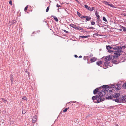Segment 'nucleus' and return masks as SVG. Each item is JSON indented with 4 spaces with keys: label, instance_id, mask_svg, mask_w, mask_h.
Segmentation results:
<instances>
[{
    "label": "nucleus",
    "instance_id": "f257e3e1",
    "mask_svg": "<svg viewBox=\"0 0 126 126\" xmlns=\"http://www.w3.org/2000/svg\"><path fill=\"white\" fill-rule=\"evenodd\" d=\"M103 96V95L102 93L101 92H99L97 95L92 97V99L93 100L96 99L97 100V103H99L104 100V99L102 97Z\"/></svg>",
    "mask_w": 126,
    "mask_h": 126
},
{
    "label": "nucleus",
    "instance_id": "f03ea898",
    "mask_svg": "<svg viewBox=\"0 0 126 126\" xmlns=\"http://www.w3.org/2000/svg\"><path fill=\"white\" fill-rule=\"evenodd\" d=\"M122 52L121 50H117L113 51V57L115 58H117L120 55V53Z\"/></svg>",
    "mask_w": 126,
    "mask_h": 126
},
{
    "label": "nucleus",
    "instance_id": "7ed1b4c3",
    "mask_svg": "<svg viewBox=\"0 0 126 126\" xmlns=\"http://www.w3.org/2000/svg\"><path fill=\"white\" fill-rule=\"evenodd\" d=\"M112 47L114 50H120V46L118 45H112Z\"/></svg>",
    "mask_w": 126,
    "mask_h": 126
},
{
    "label": "nucleus",
    "instance_id": "20e7f679",
    "mask_svg": "<svg viewBox=\"0 0 126 126\" xmlns=\"http://www.w3.org/2000/svg\"><path fill=\"white\" fill-rule=\"evenodd\" d=\"M80 17L81 18H85L86 20L88 21H89L91 19V18L90 16H80Z\"/></svg>",
    "mask_w": 126,
    "mask_h": 126
},
{
    "label": "nucleus",
    "instance_id": "39448f33",
    "mask_svg": "<svg viewBox=\"0 0 126 126\" xmlns=\"http://www.w3.org/2000/svg\"><path fill=\"white\" fill-rule=\"evenodd\" d=\"M104 3L106 5H108L109 6H110L113 8L115 7L114 5H113L110 4V2H108L106 1H105L104 2Z\"/></svg>",
    "mask_w": 126,
    "mask_h": 126
},
{
    "label": "nucleus",
    "instance_id": "423d86ee",
    "mask_svg": "<svg viewBox=\"0 0 126 126\" xmlns=\"http://www.w3.org/2000/svg\"><path fill=\"white\" fill-rule=\"evenodd\" d=\"M96 64L98 65L101 67H102L104 65L103 63L102 62V61H101L97 62Z\"/></svg>",
    "mask_w": 126,
    "mask_h": 126
},
{
    "label": "nucleus",
    "instance_id": "0eeeda50",
    "mask_svg": "<svg viewBox=\"0 0 126 126\" xmlns=\"http://www.w3.org/2000/svg\"><path fill=\"white\" fill-rule=\"evenodd\" d=\"M120 96V94L119 93H116L114 94L113 96V99L119 98Z\"/></svg>",
    "mask_w": 126,
    "mask_h": 126
},
{
    "label": "nucleus",
    "instance_id": "6e6552de",
    "mask_svg": "<svg viewBox=\"0 0 126 126\" xmlns=\"http://www.w3.org/2000/svg\"><path fill=\"white\" fill-rule=\"evenodd\" d=\"M109 62H108L105 61V63L104 64V65H105V66L104 67V68L105 69H106L107 67L108 66H109Z\"/></svg>",
    "mask_w": 126,
    "mask_h": 126
},
{
    "label": "nucleus",
    "instance_id": "1a4fd4ad",
    "mask_svg": "<svg viewBox=\"0 0 126 126\" xmlns=\"http://www.w3.org/2000/svg\"><path fill=\"white\" fill-rule=\"evenodd\" d=\"M37 116L35 115L33 116L32 118V123H35L37 120Z\"/></svg>",
    "mask_w": 126,
    "mask_h": 126
},
{
    "label": "nucleus",
    "instance_id": "9d476101",
    "mask_svg": "<svg viewBox=\"0 0 126 126\" xmlns=\"http://www.w3.org/2000/svg\"><path fill=\"white\" fill-rule=\"evenodd\" d=\"M111 58L110 56H107L105 58V61L109 62L110 60H111Z\"/></svg>",
    "mask_w": 126,
    "mask_h": 126
},
{
    "label": "nucleus",
    "instance_id": "9b49d317",
    "mask_svg": "<svg viewBox=\"0 0 126 126\" xmlns=\"http://www.w3.org/2000/svg\"><path fill=\"white\" fill-rule=\"evenodd\" d=\"M97 59V58L95 57H92L90 61L91 63L94 62L95 61H96Z\"/></svg>",
    "mask_w": 126,
    "mask_h": 126
},
{
    "label": "nucleus",
    "instance_id": "f8f14e48",
    "mask_svg": "<svg viewBox=\"0 0 126 126\" xmlns=\"http://www.w3.org/2000/svg\"><path fill=\"white\" fill-rule=\"evenodd\" d=\"M109 95V94H107L106 96V98L109 99H112V96L110 95Z\"/></svg>",
    "mask_w": 126,
    "mask_h": 126
},
{
    "label": "nucleus",
    "instance_id": "ddd939ff",
    "mask_svg": "<svg viewBox=\"0 0 126 126\" xmlns=\"http://www.w3.org/2000/svg\"><path fill=\"white\" fill-rule=\"evenodd\" d=\"M113 99V100L115 101L116 102H120V98H115Z\"/></svg>",
    "mask_w": 126,
    "mask_h": 126
},
{
    "label": "nucleus",
    "instance_id": "4468645a",
    "mask_svg": "<svg viewBox=\"0 0 126 126\" xmlns=\"http://www.w3.org/2000/svg\"><path fill=\"white\" fill-rule=\"evenodd\" d=\"M99 90L98 88H97L94 90L93 93L94 94H96L97 92H98Z\"/></svg>",
    "mask_w": 126,
    "mask_h": 126
},
{
    "label": "nucleus",
    "instance_id": "2eb2a0df",
    "mask_svg": "<svg viewBox=\"0 0 126 126\" xmlns=\"http://www.w3.org/2000/svg\"><path fill=\"white\" fill-rule=\"evenodd\" d=\"M95 15L97 17V19H100V17L98 15V13L97 12V11H96L95 12Z\"/></svg>",
    "mask_w": 126,
    "mask_h": 126
},
{
    "label": "nucleus",
    "instance_id": "dca6fc26",
    "mask_svg": "<svg viewBox=\"0 0 126 126\" xmlns=\"http://www.w3.org/2000/svg\"><path fill=\"white\" fill-rule=\"evenodd\" d=\"M10 77L11 78L10 80H11V82L12 83L13 82V76L11 74L10 75Z\"/></svg>",
    "mask_w": 126,
    "mask_h": 126
},
{
    "label": "nucleus",
    "instance_id": "f3484780",
    "mask_svg": "<svg viewBox=\"0 0 126 126\" xmlns=\"http://www.w3.org/2000/svg\"><path fill=\"white\" fill-rule=\"evenodd\" d=\"M89 36H79V38H86L88 37Z\"/></svg>",
    "mask_w": 126,
    "mask_h": 126
},
{
    "label": "nucleus",
    "instance_id": "a211bd4d",
    "mask_svg": "<svg viewBox=\"0 0 126 126\" xmlns=\"http://www.w3.org/2000/svg\"><path fill=\"white\" fill-rule=\"evenodd\" d=\"M112 48V47H110V46H106V48L108 50H109L111 49Z\"/></svg>",
    "mask_w": 126,
    "mask_h": 126
},
{
    "label": "nucleus",
    "instance_id": "6ab92c4d",
    "mask_svg": "<svg viewBox=\"0 0 126 126\" xmlns=\"http://www.w3.org/2000/svg\"><path fill=\"white\" fill-rule=\"evenodd\" d=\"M84 7L85 8L87 9L88 10H90L91 8L88 7L87 5H84Z\"/></svg>",
    "mask_w": 126,
    "mask_h": 126
},
{
    "label": "nucleus",
    "instance_id": "aec40b11",
    "mask_svg": "<svg viewBox=\"0 0 126 126\" xmlns=\"http://www.w3.org/2000/svg\"><path fill=\"white\" fill-rule=\"evenodd\" d=\"M126 98V96H122L121 98L122 101H125Z\"/></svg>",
    "mask_w": 126,
    "mask_h": 126
},
{
    "label": "nucleus",
    "instance_id": "412c9836",
    "mask_svg": "<svg viewBox=\"0 0 126 126\" xmlns=\"http://www.w3.org/2000/svg\"><path fill=\"white\" fill-rule=\"evenodd\" d=\"M102 88H108L109 87V86L107 85H104L102 86Z\"/></svg>",
    "mask_w": 126,
    "mask_h": 126
},
{
    "label": "nucleus",
    "instance_id": "4be33fe9",
    "mask_svg": "<svg viewBox=\"0 0 126 126\" xmlns=\"http://www.w3.org/2000/svg\"><path fill=\"white\" fill-rule=\"evenodd\" d=\"M126 47V46H120V50L122 49L123 48H125Z\"/></svg>",
    "mask_w": 126,
    "mask_h": 126
},
{
    "label": "nucleus",
    "instance_id": "5701e85b",
    "mask_svg": "<svg viewBox=\"0 0 126 126\" xmlns=\"http://www.w3.org/2000/svg\"><path fill=\"white\" fill-rule=\"evenodd\" d=\"M123 87L124 89H126V83H125L123 85Z\"/></svg>",
    "mask_w": 126,
    "mask_h": 126
},
{
    "label": "nucleus",
    "instance_id": "b1692460",
    "mask_svg": "<svg viewBox=\"0 0 126 126\" xmlns=\"http://www.w3.org/2000/svg\"><path fill=\"white\" fill-rule=\"evenodd\" d=\"M69 108L68 107L67 108L65 109L64 110H63V112H66L67 111V110L69 109Z\"/></svg>",
    "mask_w": 126,
    "mask_h": 126
},
{
    "label": "nucleus",
    "instance_id": "393cba45",
    "mask_svg": "<svg viewBox=\"0 0 126 126\" xmlns=\"http://www.w3.org/2000/svg\"><path fill=\"white\" fill-rule=\"evenodd\" d=\"M28 5H27V6H26L25 7V8L24 10L25 12H26V10H27V9L28 8Z\"/></svg>",
    "mask_w": 126,
    "mask_h": 126
},
{
    "label": "nucleus",
    "instance_id": "a878e982",
    "mask_svg": "<svg viewBox=\"0 0 126 126\" xmlns=\"http://www.w3.org/2000/svg\"><path fill=\"white\" fill-rule=\"evenodd\" d=\"M108 50V52L110 53L112 52V53H113V51H114L112 50Z\"/></svg>",
    "mask_w": 126,
    "mask_h": 126
},
{
    "label": "nucleus",
    "instance_id": "bb28decb",
    "mask_svg": "<svg viewBox=\"0 0 126 126\" xmlns=\"http://www.w3.org/2000/svg\"><path fill=\"white\" fill-rule=\"evenodd\" d=\"M103 20L105 22H107V20L106 18L105 17H103Z\"/></svg>",
    "mask_w": 126,
    "mask_h": 126
},
{
    "label": "nucleus",
    "instance_id": "cd10ccee",
    "mask_svg": "<svg viewBox=\"0 0 126 126\" xmlns=\"http://www.w3.org/2000/svg\"><path fill=\"white\" fill-rule=\"evenodd\" d=\"M54 20L57 22H58V20L57 18V17H54V16L53 17Z\"/></svg>",
    "mask_w": 126,
    "mask_h": 126
},
{
    "label": "nucleus",
    "instance_id": "c85d7f7f",
    "mask_svg": "<svg viewBox=\"0 0 126 126\" xmlns=\"http://www.w3.org/2000/svg\"><path fill=\"white\" fill-rule=\"evenodd\" d=\"M77 14L80 17V16H83L81 14H80V13H79V12H77Z\"/></svg>",
    "mask_w": 126,
    "mask_h": 126
},
{
    "label": "nucleus",
    "instance_id": "c756f323",
    "mask_svg": "<svg viewBox=\"0 0 126 126\" xmlns=\"http://www.w3.org/2000/svg\"><path fill=\"white\" fill-rule=\"evenodd\" d=\"M49 9V6L48 7H47L46 10V12H48V11Z\"/></svg>",
    "mask_w": 126,
    "mask_h": 126
},
{
    "label": "nucleus",
    "instance_id": "7c9ffc66",
    "mask_svg": "<svg viewBox=\"0 0 126 126\" xmlns=\"http://www.w3.org/2000/svg\"><path fill=\"white\" fill-rule=\"evenodd\" d=\"M122 29H123V31H126V28L124 27H123Z\"/></svg>",
    "mask_w": 126,
    "mask_h": 126
},
{
    "label": "nucleus",
    "instance_id": "2f4dec72",
    "mask_svg": "<svg viewBox=\"0 0 126 126\" xmlns=\"http://www.w3.org/2000/svg\"><path fill=\"white\" fill-rule=\"evenodd\" d=\"M22 99H23L24 100H26L27 98L25 96H24L22 98Z\"/></svg>",
    "mask_w": 126,
    "mask_h": 126
},
{
    "label": "nucleus",
    "instance_id": "473e14b6",
    "mask_svg": "<svg viewBox=\"0 0 126 126\" xmlns=\"http://www.w3.org/2000/svg\"><path fill=\"white\" fill-rule=\"evenodd\" d=\"M95 24V23L93 21H92L91 22V24L92 25H94Z\"/></svg>",
    "mask_w": 126,
    "mask_h": 126
},
{
    "label": "nucleus",
    "instance_id": "72a5a7b5",
    "mask_svg": "<svg viewBox=\"0 0 126 126\" xmlns=\"http://www.w3.org/2000/svg\"><path fill=\"white\" fill-rule=\"evenodd\" d=\"M26 110H23L22 111V113L23 114H25L26 112Z\"/></svg>",
    "mask_w": 126,
    "mask_h": 126
},
{
    "label": "nucleus",
    "instance_id": "f704fd0d",
    "mask_svg": "<svg viewBox=\"0 0 126 126\" xmlns=\"http://www.w3.org/2000/svg\"><path fill=\"white\" fill-rule=\"evenodd\" d=\"M75 25H74L73 24H71L70 26H71V27H73V28L75 26Z\"/></svg>",
    "mask_w": 126,
    "mask_h": 126
},
{
    "label": "nucleus",
    "instance_id": "c9c22d12",
    "mask_svg": "<svg viewBox=\"0 0 126 126\" xmlns=\"http://www.w3.org/2000/svg\"><path fill=\"white\" fill-rule=\"evenodd\" d=\"M94 7H93L91 9H91H90V11H92L93 10H94Z\"/></svg>",
    "mask_w": 126,
    "mask_h": 126
},
{
    "label": "nucleus",
    "instance_id": "e433bc0d",
    "mask_svg": "<svg viewBox=\"0 0 126 126\" xmlns=\"http://www.w3.org/2000/svg\"><path fill=\"white\" fill-rule=\"evenodd\" d=\"M115 88L116 89H117L118 90H119L120 89V88L119 87H118L117 86V87H116V86H115Z\"/></svg>",
    "mask_w": 126,
    "mask_h": 126
},
{
    "label": "nucleus",
    "instance_id": "4c0bfd02",
    "mask_svg": "<svg viewBox=\"0 0 126 126\" xmlns=\"http://www.w3.org/2000/svg\"><path fill=\"white\" fill-rule=\"evenodd\" d=\"M79 30H80L82 31L83 30V29L82 28L79 27Z\"/></svg>",
    "mask_w": 126,
    "mask_h": 126
},
{
    "label": "nucleus",
    "instance_id": "58836bf2",
    "mask_svg": "<svg viewBox=\"0 0 126 126\" xmlns=\"http://www.w3.org/2000/svg\"><path fill=\"white\" fill-rule=\"evenodd\" d=\"M9 23L10 24V26L12 25L13 24V22L12 21H9Z\"/></svg>",
    "mask_w": 126,
    "mask_h": 126
},
{
    "label": "nucleus",
    "instance_id": "ea45409f",
    "mask_svg": "<svg viewBox=\"0 0 126 126\" xmlns=\"http://www.w3.org/2000/svg\"><path fill=\"white\" fill-rule=\"evenodd\" d=\"M122 15L123 16H126V14L124 13H123L122 14Z\"/></svg>",
    "mask_w": 126,
    "mask_h": 126
},
{
    "label": "nucleus",
    "instance_id": "a19ab883",
    "mask_svg": "<svg viewBox=\"0 0 126 126\" xmlns=\"http://www.w3.org/2000/svg\"><path fill=\"white\" fill-rule=\"evenodd\" d=\"M9 4H11V5H12V1L11 0H10L9 2Z\"/></svg>",
    "mask_w": 126,
    "mask_h": 126
},
{
    "label": "nucleus",
    "instance_id": "79ce46f5",
    "mask_svg": "<svg viewBox=\"0 0 126 126\" xmlns=\"http://www.w3.org/2000/svg\"><path fill=\"white\" fill-rule=\"evenodd\" d=\"M56 6L57 7H60L61 6L60 5H59L58 4H57Z\"/></svg>",
    "mask_w": 126,
    "mask_h": 126
},
{
    "label": "nucleus",
    "instance_id": "37998d69",
    "mask_svg": "<svg viewBox=\"0 0 126 126\" xmlns=\"http://www.w3.org/2000/svg\"><path fill=\"white\" fill-rule=\"evenodd\" d=\"M79 27H77V26L76 28V29H77V30L79 29Z\"/></svg>",
    "mask_w": 126,
    "mask_h": 126
},
{
    "label": "nucleus",
    "instance_id": "c03bdc74",
    "mask_svg": "<svg viewBox=\"0 0 126 126\" xmlns=\"http://www.w3.org/2000/svg\"><path fill=\"white\" fill-rule=\"evenodd\" d=\"M77 27V26L76 25H75V26L73 28H75V29H76Z\"/></svg>",
    "mask_w": 126,
    "mask_h": 126
},
{
    "label": "nucleus",
    "instance_id": "a18cd8bd",
    "mask_svg": "<svg viewBox=\"0 0 126 126\" xmlns=\"http://www.w3.org/2000/svg\"><path fill=\"white\" fill-rule=\"evenodd\" d=\"M75 57H76V58H77L78 57V56H77V55H75Z\"/></svg>",
    "mask_w": 126,
    "mask_h": 126
},
{
    "label": "nucleus",
    "instance_id": "49530a36",
    "mask_svg": "<svg viewBox=\"0 0 126 126\" xmlns=\"http://www.w3.org/2000/svg\"><path fill=\"white\" fill-rule=\"evenodd\" d=\"M64 31L65 32H67V31H66L65 30H64Z\"/></svg>",
    "mask_w": 126,
    "mask_h": 126
},
{
    "label": "nucleus",
    "instance_id": "de8ad7c7",
    "mask_svg": "<svg viewBox=\"0 0 126 126\" xmlns=\"http://www.w3.org/2000/svg\"><path fill=\"white\" fill-rule=\"evenodd\" d=\"M79 58H81L82 57V56H80L79 57Z\"/></svg>",
    "mask_w": 126,
    "mask_h": 126
},
{
    "label": "nucleus",
    "instance_id": "09e8293b",
    "mask_svg": "<svg viewBox=\"0 0 126 126\" xmlns=\"http://www.w3.org/2000/svg\"><path fill=\"white\" fill-rule=\"evenodd\" d=\"M119 30L121 31H122V29H120Z\"/></svg>",
    "mask_w": 126,
    "mask_h": 126
},
{
    "label": "nucleus",
    "instance_id": "8fccbe9b",
    "mask_svg": "<svg viewBox=\"0 0 126 126\" xmlns=\"http://www.w3.org/2000/svg\"><path fill=\"white\" fill-rule=\"evenodd\" d=\"M125 102H126V99H125Z\"/></svg>",
    "mask_w": 126,
    "mask_h": 126
}]
</instances>
